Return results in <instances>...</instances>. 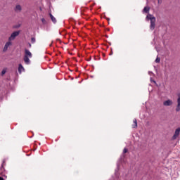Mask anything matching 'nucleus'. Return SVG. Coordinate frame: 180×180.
Wrapping results in <instances>:
<instances>
[{
  "mask_svg": "<svg viewBox=\"0 0 180 180\" xmlns=\"http://www.w3.org/2000/svg\"><path fill=\"white\" fill-rule=\"evenodd\" d=\"M177 103H180V94L179 95V98L177 99Z\"/></svg>",
  "mask_w": 180,
  "mask_h": 180,
  "instance_id": "nucleus-17",
  "label": "nucleus"
},
{
  "mask_svg": "<svg viewBox=\"0 0 180 180\" xmlns=\"http://www.w3.org/2000/svg\"><path fill=\"white\" fill-rule=\"evenodd\" d=\"M0 180H5V179H4V177H0Z\"/></svg>",
  "mask_w": 180,
  "mask_h": 180,
  "instance_id": "nucleus-21",
  "label": "nucleus"
},
{
  "mask_svg": "<svg viewBox=\"0 0 180 180\" xmlns=\"http://www.w3.org/2000/svg\"><path fill=\"white\" fill-rule=\"evenodd\" d=\"M134 124L132 125L133 129H136V127H137V120L134 119Z\"/></svg>",
  "mask_w": 180,
  "mask_h": 180,
  "instance_id": "nucleus-10",
  "label": "nucleus"
},
{
  "mask_svg": "<svg viewBox=\"0 0 180 180\" xmlns=\"http://www.w3.org/2000/svg\"><path fill=\"white\" fill-rule=\"evenodd\" d=\"M22 71H25V68H23V65L22 64L18 65V72L19 74H22Z\"/></svg>",
  "mask_w": 180,
  "mask_h": 180,
  "instance_id": "nucleus-6",
  "label": "nucleus"
},
{
  "mask_svg": "<svg viewBox=\"0 0 180 180\" xmlns=\"http://www.w3.org/2000/svg\"><path fill=\"white\" fill-rule=\"evenodd\" d=\"M172 103H174V102H172V100H167L163 102V105L164 106H172Z\"/></svg>",
  "mask_w": 180,
  "mask_h": 180,
  "instance_id": "nucleus-3",
  "label": "nucleus"
},
{
  "mask_svg": "<svg viewBox=\"0 0 180 180\" xmlns=\"http://www.w3.org/2000/svg\"><path fill=\"white\" fill-rule=\"evenodd\" d=\"M9 46H12V42L11 41H8L6 43L3 51H6L8 50V47H9Z\"/></svg>",
  "mask_w": 180,
  "mask_h": 180,
  "instance_id": "nucleus-5",
  "label": "nucleus"
},
{
  "mask_svg": "<svg viewBox=\"0 0 180 180\" xmlns=\"http://www.w3.org/2000/svg\"><path fill=\"white\" fill-rule=\"evenodd\" d=\"M149 75H151L153 74V72H148Z\"/></svg>",
  "mask_w": 180,
  "mask_h": 180,
  "instance_id": "nucleus-20",
  "label": "nucleus"
},
{
  "mask_svg": "<svg viewBox=\"0 0 180 180\" xmlns=\"http://www.w3.org/2000/svg\"><path fill=\"white\" fill-rule=\"evenodd\" d=\"M5 74H6V70H3L1 71V75H5Z\"/></svg>",
  "mask_w": 180,
  "mask_h": 180,
  "instance_id": "nucleus-15",
  "label": "nucleus"
},
{
  "mask_svg": "<svg viewBox=\"0 0 180 180\" xmlns=\"http://www.w3.org/2000/svg\"><path fill=\"white\" fill-rule=\"evenodd\" d=\"M153 82L155 84V81L153 80Z\"/></svg>",
  "mask_w": 180,
  "mask_h": 180,
  "instance_id": "nucleus-27",
  "label": "nucleus"
},
{
  "mask_svg": "<svg viewBox=\"0 0 180 180\" xmlns=\"http://www.w3.org/2000/svg\"><path fill=\"white\" fill-rule=\"evenodd\" d=\"M177 129H179V131L180 132V128H177Z\"/></svg>",
  "mask_w": 180,
  "mask_h": 180,
  "instance_id": "nucleus-25",
  "label": "nucleus"
},
{
  "mask_svg": "<svg viewBox=\"0 0 180 180\" xmlns=\"http://www.w3.org/2000/svg\"><path fill=\"white\" fill-rule=\"evenodd\" d=\"M179 129H176V131H175V134L174 135V137H178V136H179Z\"/></svg>",
  "mask_w": 180,
  "mask_h": 180,
  "instance_id": "nucleus-11",
  "label": "nucleus"
},
{
  "mask_svg": "<svg viewBox=\"0 0 180 180\" xmlns=\"http://www.w3.org/2000/svg\"><path fill=\"white\" fill-rule=\"evenodd\" d=\"M179 110H180V103H177V106H176V111L179 112Z\"/></svg>",
  "mask_w": 180,
  "mask_h": 180,
  "instance_id": "nucleus-12",
  "label": "nucleus"
},
{
  "mask_svg": "<svg viewBox=\"0 0 180 180\" xmlns=\"http://www.w3.org/2000/svg\"><path fill=\"white\" fill-rule=\"evenodd\" d=\"M31 42H32V44L36 43V39H35L34 37H32V38L31 39Z\"/></svg>",
  "mask_w": 180,
  "mask_h": 180,
  "instance_id": "nucleus-13",
  "label": "nucleus"
},
{
  "mask_svg": "<svg viewBox=\"0 0 180 180\" xmlns=\"http://www.w3.org/2000/svg\"><path fill=\"white\" fill-rule=\"evenodd\" d=\"M160 1H161V0H158V2H160Z\"/></svg>",
  "mask_w": 180,
  "mask_h": 180,
  "instance_id": "nucleus-28",
  "label": "nucleus"
},
{
  "mask_svg": "<svg viewBox=\"0 0 180 180\" xmlns=\"http://www.w3.org/2000/svg\"><path fill=\"white\" fill-rule=\"evenodd\" d=\"M160 60H161V59L160 58L157 57V58L155 59V63H160Z\"/></svg>",
  "mask_w": 180,
  "mask_h": 180,
  "instance_id": "nucleus-14",
  "label": "nucleus"
},
{
  "mask_svg": "<svg viewBox=\"0 0 180 180\" xmlns=\"http://www.w3.org/2000/svg\"><path fill=\"white\" fill-rule=\"evenodd\" d=\"M25 56L26 57H30V58H32V52L29 51L28 49H25Z\"/></svg>",
  "mask_w": 180,
  "mask_h": 180,
  "instance_id": "nucleus-4",
  "label": "nucleus"
},
{
  "mask_svg": "<svg viewBox=\"0 0 180 180\" xmlns=\"http://www.w3.org/2000/svg\"><path fill=\"white\" fill-rule=\"evenodd\" d=\"M24 61L27 65L30 64V59H29L28 56H24Z\"/></svg>",
  "mask_w": 180,
  "mask_h": 180,
  "instance_id": "nucleus-8",
  "label": "nucleus"
},
{
  "mask_svg": "<svg viewBox=\"0 0 180 180\" xmlns=\"http://www.w3.org/2000/svg\"><path fill=\"white\" fill-rule=\"evenodd\" d=\"M117 168H119V163L117 164Z\"/></svg>",
  "mask_w": 180,
  "mask_h": 180,
  "instance_id": "nucleus-22",
  "label": "nucleus"
},
{
  "mask_svg": "<svg viewBox=\"0 0 180 180\" xmlns=\"http://www.w3.org/2000/svg\"><path fill=\"white\" fill-rule=\"evenodd\" d=\"M1 169H4V167L3 166H1Z\"/></svg>",
  "mask_w": 180,
  "mask_h": 180,
  "instance_id": "nucleus-23",
  "label": "nucleus"
},
{
  "mask_svg": "<svg viewBox=\"0 0 180 180\" xmlns=\"http://www.w3.org/2000/svg\"><path fill=\"white\" fill-rule=\"evenodd\" d=\"M20 32V31H15L13 32L11 35V37L8 38L9 41H11V40H15V39L17 37V36H19Z\"/></svg>",
  "mask_w": 180,
  "mask_h": 180,
  "instance_id": "nucleus-2",
  "label": "nucleus"
},
{
  "mask_svg": "<svg viewBox=\"0 0 180 180\" xmlns=\"http://www.w3.org/2000/svg\"><path fill=\"white\" fill-rule=\"evenodd\" d=\"M15 12H18V11L20 12V11H22V6H20V5H17L15 6Z\"/></svg>",
  "mask_w": 180,
  "mask_h": 180,
  "instance_id": "nucleus-9",
  "label": "nucleus"
},
{
  "mask_svg": "<svg viewBox=\"0 0 180 180\" xmlns=\"http://www.w3.org/2000/svg\"><path fill=\"white\" fill-rule=\"evenodd\" d=\"M107 20H110V18H107Z\"/></svg>",
  "mask_w": 180,
  "mask_h": 180,
  "instance_id": "nucleus-24",
  "label": "nucleus"
},
{
  "mask_svg": "<svg viewBox=\"0 0 180 180\" xmlns=\"http://www.w3.org/2000/svg\"><path fill=\"white\" fill-rule=\"evenodd\" d=\"M49 46H50V47H51L52 44H51Z\"/></svg>",
  "mask_w": 180,
  "mask_h": 180,
  "instance_id": "nucleus-26",
  "label": "nucleus"
},
{
  "mask_svg": "<svg viewBox=\"0 0 180 180\" xmlns=\"http://www.w3.org/2000/svg\"><path fill=\"white\" fill-rule=\"evenodd\" d=\"M28 47H29V49H30L32 47V44L28 43Z\"/></svg>",
  "mask_w": 180,
  "mask_h": 180,
  "instance_id": "nucleus-19",
  "label": "nucleus"
},
{
  "mask_svg": "<svg viewBox=\"0 0 180 180\" xmlns=\"http://www.w3.org/2000/svg\"><path fill=\"white\" fill-rule=\"evenodd\" d=\"M49 16L51 18V21L53 22V23L56 24L57 23V19H56L53 16V14H51V13H49Z\"/></svg>",
  "mask_w": 180,
  "mask_h": 180,
  "instance_id": "nucleus-7",
  "label": "nucleus"
},
{
  "mask_svg": "<svg viewBox=\"0 0 180 180\" xmlns=\"http://www.w3.org/2000/svg\"><path fill=\"white\" fill-rule=\"evenodd\" d=\"M128 150L127 148H124L123 150V154H126V153H127Z\"/></svg>",
  "mask_w": 180,
  "mask_h": 180,
  "instance_id": "nucleus-16",
  "label": "nucleus"
},
{
  "mask_svg": "<svg viewBox=\"0 0 180 180\" xmlns=\"http://www.w3.org/2000/svg\"><path fill=\"white\" fill-rule=\"evenodd\" d=\"M41 22H42V23H44V22H46V19L41 18Z\"/></svg>",
  "mask_w": 180,
  "mask_h": 180,
  "instance_id": "nucleus-18",
  "label": "nucleus"
},
{
  "mask_svg": "<svg viewBox=\"0 0 180 180\" xmlns=\"http://www.w3.org/2000/svg\"><path fill=\"white\" fill-rule=\"evenodd\" d=\"M143 12L145 13H148L146 18V20H150V30H154V29H155V17H154V15H153L152 14L149 13L150 7H144Z\"/></svg>",
  "mask_w": 180,
  "mask_h": 180,
  "instance_id": "nucleus-1",
  "label": "nucleus"
}]
</instances>
